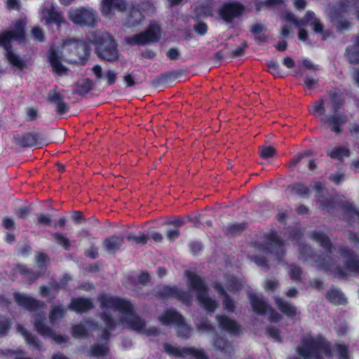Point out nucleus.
Masks as SVG:
<instances>
[{
  "instance_id": "12",
  "label": "nucleus",
  "mask_w": 359,
  "mask_h": 359,
  "mask_svg": "<svg viewBox=\"0 0 359 359\" xmlns=\"http://www.w3.org/2000/svg\"><path fill=\"white\" fill-rule=\"evenodd\" d=\"M68 16L72 22L80 26L95 27L97 24L96 12L91 8H71Z\"/></svg>"
},
{
  "instance_id": "44",
  "label": "nucleus",
  "mask_w": 359,
  "mask_h": 359,
  "mask_svg": "<svg viewBox=\"0 0 359 359\" xmlns=\"http://www.w3.org/2000/svg\"><path fill=\"white\" fill-rule=\"evenodd\" d=\"M65 312L66 309L62 308L61 305L52 306L49 313L50 323L54 325L57 320L64 317Z\"/></svg>"
},
{
  "instance_id": "29",
  "label": "nucleus",
  "mask_w": 359,
  "mask_h": 359,
  "mask_svg": "<svg viewBox=\"0 0 359 359\" xmlns=\"http://www.w3.org/2000/svg\"><path fill=\"white\" fill-rule=\"evenodd\" d=\"M15 274H19L27 282L33 283L41 275L39 271L29 269L25 264H18L13 269Z\"/></svg>"
},
{
  "instance_id": "23",
  "label": "nucleus",
  "mask_w": 359,
  "mask_h": 359,
  "mask_svg": "<svg viewBox=\"0 0 359 359\" xmlns=\"http://www.w3.org/2000/svg\"><path fill=\"white\" fill-rule=\"evenodd\" d=\"M344 13L333 9L330 12V22L339 33L350 29L352 26V23L344 15Z\"/></svg>"
},
{
  "instance_id": "64",
  "label": "nucleus",
  "mask_w": 359,
  "mask_h": 359,
  "mask_svg": "<svg viewBox=\"0 0 359 359\" xmlns=\"http://www.w3.org/2000/svg\"><path fill=\"white\" fill-rule=\"evenodd\" d=\"M32 211L30 206H24L15 210V215L20 219H26Z\"/></svg>"
},
{
  "instance_id": "32",
  "label": "nucleus",
  "mask_w": 359,
  "mask_h": 359,
  "mask_svg": "<svg viewBox=\"0 0 359 359\" xmlns=\"http://www.w3.org/2000/svg\"><path fill=\"white\" fill-rule=\"evenodd\" d=\"M345 54L351 65H359V34L355 36L352 45L346 48Z\"/></svg>"
},
{
  "instance_id": "5",
  "label": "nucleus",
  "mask_w": 359,
  "mask_h": 359,
  "mask_svg": "<svg viewBox=\"0 0 359 359\" xmlns=\"http://www.w3.org/2000/svg\"><path fill=\"white\" fill-rule=\"evenodd\" d=\"M188 285L196 292V297L201 305L209 313H212L218 307L215 299L208 297V287L204 280L191 272L187 273Z\"/></svg>"
},
{
  "instance_id": "14",
  "label": "nucleus",
  "mask_w": 359,
  "mask_h": 359,
  "mask_svg": "<svg viewBox=\"0 0 359 359\" xmlns=\"http://www.w3.org/2000/svg\"><path fill=\"white\" fill-rule=\"evenodd\" d=\"M35 330L43 337L52 339L57 344L67 342L69 337L65 335L58 334L46 324V318L43 315H39L34 323Z\"/></svg>"
},
{
  "instance_id": "50",
  "label": "nucleus",
  "mask_w": 359,
  "mask_h": 359,
  "mask_svg": "<svg viewBox=\"0 0 359 359\" xmlns=\"http://www.w3.org/2000/svg\"><path fill=\"white\" fill-rule=\"evenodd\" d=\"M53 238L55 239L56 243L60 246L62 247V248L69 251L71 248L70 241L65 237L62 233L55 232L52 233Z\"/></svg>"
},
{
  "instance_id": "17",
  "label": "nucleus",
  "mask_w": 359,
  "mask_h": 359,
  "mask_svg": "<svg viewBox=\"0 0 359 359\" xmlns=\"http://www.w3.org/2000/svg\"><path fill=\"white\" fill-rule=\"evenodd\" d=\"M216 320L219 329L232 336H238L242 332L241 325L226 315H217Z\"/></svg>"
},
{
  "instance_id": "49",
  "label": "nucleus",
  "mask_w": 359,
  "mask_h": 359,
  "mask_svg": "<svg viewBox=\"0 0 359 359\" xmlns=\"http://www.w3.org/2000/svg\"><path fill=\"white\" fill-rule=\"evenodd\" d=\"M288 189L299 196H309L310 193L309 188L302 182H297L293 184H290L288 186Z\"/></svg>"
},
{
  "instance_id": "40",
  "label": "nucleus",
  "mask_w": 359,
  "mask_h": 359,
  "mask_svg": "<svg viewBox=\"0 0 359 359\" xmlns=\"http://www.w3.org/2000/svg\"><path fill=\"white\" fill-rule=\"evenodd\" d=\"M359 8V0H339L337 7L333 10L340 11V12L347 13L350 8L355 11Z\"/></svg>"
},
{
  "instance_id": "39",
  "label": "nucleus",
  "mask_w": 359,
  "mask_h": 359,
  "mask_svg": "<svg viewBox=\"0 0 359 359\" xmlns=\"http://www.w3.org/2000/svg\"><path fill=\"white\" fill-rule=\"evenodd\" d=\"M93 83L92 80L87 78L76 85L74 93L80 96H85L93 89Z\"/></svg>"
},
{
  "instance_id": "15",
  "label": "nucleus",
  "mask_w": 359,
  "mask_h": 359,
  "mask_svg": "<svg viewBox=\"0 0 359 359\" xmlns=\"http://www.w3.org/2000/svg\"><path fill=\"white\" fill-rule=\"evenodd\" d=\"M15 139L16 144L22 147L42 148L48 144L45 136L36 131L25 133Z\"/></svg>"
},
{
  "instance_id": "1",
  "label": "nucleus",
  "mask_w": 359,
  "mask_h": 359,
  "mask_svg": "<svg viewBox=\"0 0 359 359\" xmlns=\"http://www.w3.org/2000/svg\"><path fill=\"white\" fill-rule=\"evenodd\" d=\"M102 309H113L123 314L122 322L132 330L141 332L145 327V320L135 313L131 302L125 299L101 293L97 297Z\"/></svg>"
},
{
  "instance_id": "27",
  "label": "nucleus",
  "mask_w": 359,
  "mask_h": 359,
  "mask_svg": "<svg viewBox=\"0 0 359 359\" xmlns=\"http://www.w3.org/2000/svg\"><path fill=\"white\" fill-rule=\"evenodd\" d=\"M212 287L219 296L223 297L222 305L224 309L229 313H233L236 309L235 302L231 296L226 292L222 285L219 282H215L212 284Z\"/></svg>"
},
{
  "instance_id": "37",
  "label": "nucleus",
  "mask_w": 359,
  "mask_h": 359,
  "mask_svg": "<svg viewBox=\"0 0 359 359\" xmlns=\"http://www.w3.org/2000/svg\"><path fill=\"white\" fill-rule=\"evenodd\" d=\"M213 346L215 349L222 352L231 353L233 351V346L231 343L219 335H216L214 337Z\"/></svg>"
},
{
  "instance_id": "6",
  "label": "nucleus",
  "mask_w": 359,
  "mask_h": 359,
  "mask_svg": "<svg viewBox=\"0 0 359 359\" xmlns=\"http://www.w3.org/2000/svg\"><path fill=\"white\" fill-rule=\"evenodd\" d=\"M160 323L165 326L174 325L177 327L179 337L188 339L191 336V327L186 322L184 317L174 309H167L158 317Z\"/></svg>"
},
{
  "instance_id": "57",
  "label": "nucleus",
  "mask_w": 359,
  "mask_h": 359,
  "mask_svg": "<svg viewBox=\"0 0 359 359\" xmlns=\"http://www.w3.org/2000/svg\"><path fill=\"white\" fill-rule=\"evenodd\" d=\"M144 18V17L140 12L137 11H131L128 17V23L132 26H136L140 24L143 21Z\"/></svg>"
},
{
  "instance_id": "34",
  "label": "nucleus",
  "mask_w": 359,
  "mask_h": 359,
  "mask_svg": "<svg viewBox=\"0 0 359 359\" xmlns=\"http://www.w3.org/2000/svg\"><path fill=\"white\" fill-rule=\"evenodd\" d=\"M326 299L331 304L335 305H342L347 302L344 293L337 287H331L326 294Z\"/></svg>"
},
{
  "instance_id": "7",
  "label": "nucleus",
  "mask_w": 359,
  "mask_h": 359,
  "mask_svg": "<svg viewBox=\"0 0 359 359\" xmlns=\"http://www.w3.org/2000/svg\"><path fill=\"white\" fill-rule=\"evenodd\" d=\"M341 256L345 259L344 269L340 266H336L332 271L335 278L346 279L348 273L359 274V257L353 250L348 248H341L339 250Z\"/></svg>"
},
{
  "instance_id": "35",
  "label": "nucleus",
  "mask_w": 359,
  "mask_h": 359,
  "mask_svg": "<svg viewBox=\"0 0 359 359\" xmlns=\"http://www.w3.org/2000/svg\"><path fill=\"white\" fill-rule=\"evenodd\" d=\"M328 95L332 104L334 112H337L344 102L342 93L339 89L335 88L333 90H330Z\"/></svg>"
},
{
  "instance_id": "25",
  "label": "nucleus",
  "mask_w": 359,
  "mask_h": 359,
  "mask_svg": "<svg viewBox=\"0 0 359 359\" xmlns=\"http://www.w3.org/2000/svg\"><path fill=\"white\" fill-rule=\"evenodd\" d=\"M321 121L328 124L331 127V130L337 134L342 131V126L346 123L347 117L345 114H339L334 112L331 116L322 118Z\"/></svg>"
},
{
  "instance_id": "56",
  "label": "nucleus",
  "mask_w": 359,
  "mask_h": 359,
  "mask_svg": "<svg viewBox=\"0 0 359 359\" xmlns=\"http://www.w3.org/2000/svg\"><path fill=\"white\" fill-rule=\"evenodd\" d=\"M164 351L172 355L178 356V357H184V353L183 352V348H180L177 346H172L168 343H165L163 345Z\"/></svg>"
},
{
  "instance_id": "8",
  "label": "nucleus",
  "mask_w": 359,
  "mask_h": 359,
  "mask_svg": "<svg viewBox=\"0 0 359 359\" xmlns=\"http://www.w3.org/2000/svg\"><path fill=\"white\" fill-rule=\"evenodd\" d=\"M264 241L259 244V249L273 255L276 259L280 262L285 255L284 241L275 230H271L268 233L264 234Z\"/></svg>"
},
{
  "instance_id": "36",
  "label": "nucleus",
  "mask_w": 359,
  "mask_h": 359,
  "mask_svg": "<svg viewBox=\"0 0 359 359\" xmlns=\"http://www.w3.org/2000/svg\"><path fill=\"white\" fill-rule=\"evenodd\" d=\"M109 351V348L108 342L105 344L95 343L91 345L89 355L96 358L104 357L108 354Z\"/></svg>"
},
{
  "instance_id": "62",
  "label": "nucleus",
  "mask_w": 359,
  "mask_h": 359,
  "mask_svg": "<svg viewBox=\"0 0 359 359\" xmlns=\"http://www.w3.org/2000/svg\"><path fill=\"white\" fill-rule=\"evenodd\" d=\"M189 248L191 253L194 256H198L203 250V245L201 241H191L189 243Z\"/></svg>"
},
{
  "instance_id": "13",
  "label": "nucleus",
  "mask_w": 359,
  "mask_h": 359,
  "mask_svg": "<svg viewBox=\"0 0 359 359\" xmlns=\"http://www.w3.org/2000/svg\"><path fill=\"white\" fill-rule=\"evenodd\" d=\"M161 36V28L157 25L150 24L148 28L139 34L127 38L126 41L130 45L144 46L155 43L160 40Z\"/></svg>"
},
{
  "instance_id": "54",
  "label": "nucleus",
  "mask_w": 359,
  "mask_h": 359,
  "mask_svg": "<svg viewBox=\"0 0 359 359\" xmlns=\"http://www.w3.org/2000/svg\"><path fill=\"white\" fill-rule=\"evenodd\" d=\"M318 202L320 204V208L323 210L330 212L335 208V202L331 198L321 196L319 199H318Z\"/></svg>"
},
{
  "instance_id": "20",
  "label": "nucleus",
  "mask_w": 359,
  "mask_h": 359,
  "mask_svg": "<svg viewBox=\"0 0 359 359\" xmlns=\"http://www.w3.org/2000/svg\"><path fill=\"white\" fill-rule=\"evenodd\" d=\"M183 72L181 70H172L165 72L155 77L151 82V86L154 88H166L170 86L169 83L172 82Z\"/></svg>"
},
{
  "instance_id": "9",
  "label": "nucleus",
  "mask_w": 359,
  "mask_h": 359,
  "mask_svg": "<svg viewBox=\"0 0 359 359\" xmlns=\"http://www.w3.org/2000/svg\"><path fill=\"white\" fill-rule=\"evenodd\" d=\"M153 294L156 298L161 299L175 298L187 306L191 302V294L187 291L179 289L177 285H157L154 288Z\"/></svg>"
},
{
  "instance_id": "51",
  "label": "nucleus",
  "mask_w": 359,
  "mask_h": 359,
  "mask_svg": "<svg viewBox=\"0 0 359 359\" xmlns=\"http://www.w3.org/2000/svg\"><path fill=\"white\" fill-rule=\"evenodd\" d=\"M100 317L105 325L104 328L113 330L116 329V323L111 313L103 311L100 313Z\"/></svg>"
},
{
  "instance_id": "33",
  "label": "nucleus",
  "mask_w": 359,
  "mask_h": 359,
  "mask_svg": "<svg viewBox=\"0 0 359 359\" xmlns=\"http://www.w3.org/2000/svg\"><path fill=\"white\" fill-rule=\"evenodd\" d=\"M43 16L47 24L55 23L58 27L64 22V17L62 13L56 11V9L52 6L43 11Z\"/></svg>"
},
{
  "instance_id": "19",
  "label": "nucleus",
  "mask_w": 359,
  "mask_h": 359,
  "mask_svg": "<svg viewBox=\"0 0 359 359\" xmlns=\"http://www.w3.org/2000/svg\"><path fill=\"white\" fill-rule=\"evenodd\" d=\"M309 238L312 241L319 243V245L327 252L331 255L335 251V247L333 245L330 237L323 231L313 230L309 232Z\"/></svg>"
},
{
  "instance_id": "4",
  "label": "nucleus",
  "mask_w": 359,
  "mask_h": 359,
  "mask_svg": "<svg viewBox=\"0 0 359 359\" xmlns=\"http://www.w3.org/2000/svg\"><path fill=\"white\" fill-rule=\"evenodd\" d=\"M95 51L102 60L114 62L118 60L119 52L114 38L107 32L97 30L92 34Z\"/></svg>"
},
{
  "instance_id": "10",
  "label": "nucleus",
  "mask_w": 359,
  "mask_h": 359,
  "mask_svg": "<svg viewBox=\"0 0 359 359\" xmlns=\"http://www.w3.org/2000/svg\"><path fill=\"white\" fill-rule=\"evenodd\" d=\"M299 252L304 261L311 260L317 264L318 267L325 272L331 271L334 265V259H328L323 255H317L313 248L307 244L299 245Z\"/></svg>"
},
{
  "instance_id": "59",
  "label": "nucleus",
  "mask_w": 359,
  "mask_h": 359,
  "mask_svg": "<svg viewBox=\"0 0 359 359\" xmlns=\"http://www.w3.org/2000/svg\"><path fill=\"white\" fill-rule=\"evenodd\" d=\"M189 221H191V219L189 216H184L183 217H176L173 219L168 221L167 224L172 225L175 228L180 229L183 225Z\"/></svg>"
},
{
  "instance_id": "52",
  "label": "nucleus",
  "mask_w": 359,
  "mask_h": 359,
  "mask_svg": "<svg viewBox=\"0 0 359 359\" xmlns=\"http://www.w3.org/2000/svg\"><path fill=\"white\" fill-rule=\"evenodd\" d=\"M289 275L292 280L302 281V269L296 264H291L289 266Z\"/></svg>"
},
{
  "instance_id": "26",
  "label": "nucleus",
  "mask_w": 359,
  "mask_h": 359,
  "mask_svg": "<svg viewBox=\"0 0 359 359\" xmlns=\"http://www.w3.org/2000/svg\"><path fill=\"white\" fill-rule=\"evenodd\" d=\"M48 101L56 105L55 111L60 115H63L69 111V106L64 101L63 95L55 90L49 91Z\"/></svg>"
},
{
  "instance_id": "22",
  "label": "nucleus",
  "mask_w": 359,
  "mask_h": 359,
  "mask_svg": "<svg viewBox=\"0 0 359 359\" xmlns=\"http://www.w3.org/2000/svg\"><path fill=\"white\" fill-rule=\"evenodd\" d=\"M128 3L126 0H102L101 13L105 17L109 16L112 11L123 12L127 10Z\"/></svg>"
},
{
  "instance_id": "42",
  "label": "nucleus",
  "mask_w": 359,
  "mask_h": 359,
  "mask_svg": "<svg viewBox=\"0 0 359 359\" xmlns=\"http://www.w3.org/2000/svg\"><path fill=\"white\" fill-rule=\"evenodd\" d=\"M327 155L332 159L341 161L344 157H348L350 156V151L347 148L338 147L331 151H328Z\"/></svg>"
},
{
  "instance_id": "58",
  "label": "nucleus",
  "mask_w": 359,
  "mask_h": 359,
  "mask_svg": "<svg viewBox=\"0 0 359 359\" xmlns=\"http://www.w3.org/2000/svg\"><path fill=\"white\" fill-rule=\"evenodd\" d=\"M276 154V149L273 146H262L259 148V155L264 159H268Z\"/></svg>"
},
{
  "instance_id": "45",
  "label": "nucleus",
  "mask_w": 359,
  "mask_h": 359,
  "mask_svg": "<svg viewBox=\"0 0 359 359\" xmlns=\"http://www.w3.org/2000/svg\"><path fill=\"white\" fill-rule=\"evenodd\" d=\"M88 333L89 330L83 323H81L72 327V335L74 338H86Z\"/></svg>"
},
{
  "instance_id": "46",
  "label": "nucleus",
  "mask_w": 359,
  "mask_h": 359,
  "mask_svg": "<svg viewBox=\"0 0 359 359\" xmlns=\"http://www.w3.org/2000/svg\"><path fill=\"white\" fill-rule=\"evenodd\" d=\"M243 288L242 283L234 276H228L226 277V290L230 292H235L241 290Z\"/></svg>"
},
{
  "instance_id": "43",
  "label": "nucleus",
  "mask_w": 359,
  "mask_h": 359,
  "mask_svg": "<svg viewBox=\"0 0 359 359\" xmlns=\"http://www.w3.org/2000/svg\"><path fill=\"white\" fill-rule=\"evenodd\" d=\"M183 352L184 357L191 356L195 359H209V357L203 350L194 347H184Z\"/></svg>"
},
{
  "instance_id": "41",
  "label": "nucleus",
  "mask_w": 359,
  "mask_h": 359,
  "mask_svg": "<svg viewBox=\"0 0 359 359\" xmlns=\"http://www.w3.org/2000/svg\"><path fill=\"white\" fill-rule=\"evenodd\" d=\"M126 239L133 245H144L147 243L149 236L144 232H140L138 235H135L133 233H129L126 236Z\"/></svg>"
},
{
  "instance_id": "16",
  "label": "nucleus",
  "mask_w": 359,
  "mask_h": 359,
  "mask_svg": "<svg viewBox=\"0 0 359 359\" xmlns=\"http://www.w3.org/2000/svg\"><path fill=\"white\" fill-rule=\"evenodd\" d=\"M69 51L78 57L79 62L86 65L90 53V43L84 40L70 39L66 42Z\"/></svg>"
},
{
  "instance_id": "2",
  "label": "nucleus",
  "mask_w": 359,
  "mask_h": 359,
  "mask_svg": "<svg viewBox=\"0 0 359 359\" xmlns=\"http://www.w3.org/2000/svg\"><path fill=\"white\" fill-rule=\"evenodd\" d=\"M296 351L303 359H324V356L327 358L333 356L331 343L322 334L304 337L301 339Z\"/></svg>"
},
{
  "instance_id": "38",
  "label": "nucleus",
  "mask_w": 359,
  "mask_h": 359,
  "mask_svg": "<svg viewBox=\"0 0 359 359\" xmlns=\"http://www.w3.org/2000/svg\"><path fill=\"white\" fill-rule=\"evenodd\" d=\"M248 227V223L246 222H233L229 224L224 230L226 236H236L241 234Z\"/></svg>"
},
{
  "instance_id": "11",
  "label": "nucleus",
  "mask_w": 359,
  "mask_h": 359,
  "mask_svg": "<svg viewBox=\"0 0 359 359\" xmlns=\"http://www.w3.org/2000/svg\"><path fill=\"white\" fill-rule=\"evenodd\" d=\"M245 11V6L237 1L224 2L217 9L219 18L227 24L232 23L236 18H241Z\"/></svg>"
},
{
  "instance_id": "18",
  "label": "nucleus",
  "mask_w": 359,
  "mask_h": 359,
  "mask_svg": "<svg viewBox=\"0 0 359 359\" xmlns=\"http://www.w3.org/2000/svg\"><path fill=\"white\" fill-rule=\"evenodd\" d=\"M13 296L18 306H22L31 312L36 311L44 306L43 302L20 292H15Z\"/></svg>"
},
{
  "instance_id": "47",
  "label": "nucleus",
  "mask_w": 359,
  "mask_h": 359,
  "mask_svg": "<svg viewBox=\"0 0 359 359\" xmlns=\"http://www.w3.org/2000/svg\"><path fill=\"white\" fill-rule=\"evenodd\" d=\"M22 334L25 337L27 344L29 346H32L36 350H41L42 344L41 341L37 338V337L24 329L22 331Z\"/></svg>"
},
{
  "instance_id": "53",
  "label": "nucleus",
  "mask_w": 359,
  "mask_h": 359,
  "mask_svg": "<svg viewBox=\"0 0 359 359\" xmlns=\"http://www.w3.org/2000/svg\"><path fill=\"white\" fill-rule=\"evenodd\" d=\"M12 322L9 318L0 316V338L7 335L11 327Z\"/></svg>"
},
{
  "instance_id": "55",
  "label": "nucleus",
  "mask_w": 359,
  "mask_h": 359,
  "mask_svg": "<svg viewBox=\"0 0 359 359\" xmlns=\"http://www.w3.org/2000/svg\"><path fill=\"white\" fill-rule=\"evenodd\" d=\"M325 100L323 98L313 102L312 107L309 109V112L314 116L323 115L325 113Z\"/></svg>"
},
{
  "instance_id": "28",
  "label": "nucleus",
  "mask_w": 359,
  "mask_h": 359,
  "mask_svg": "<svg viewBox=\"0 0 359 359\" xmlns=\"http://www.w3.org/2000/svg\"><path fill=\"white\" fill-rule=\"evenodd\" d=\"M125 239L122 235H112L105 238L103 247L109 253L116 254L124 244Z\"/></svg>"
},
{
  "instance_id": "30",
  "label": "nucleus",
  "mask_w": 359,
  "mask_h": 359,
  "mask_svg": "<svg viewBox=\"0 0 359 359\" xmlns=\"http://www.w3.org/2000/svg\"><path fill=\"white\" fill-rule=\"evenodd\" d=\"M48 57L54 72L60 75L65 74L67 68L62 63V57L56 49L51 48L48 51Z\"/></svg>"
},
{
  "instance_id": "63",
  "label": "nucleus",
  "mask_w": 359,
  "mask_h": 359,
  "mask_svg": "<svg viewBox=\"0 0 359 359\" xmlns=\"http://www.w3.org/2000/svg\"><path fill=\"white\" fill-rule=\"evenodd\" d=\"M267 67L269 68V72L275 76H280V65L275 60H271L266 62Z\"/></svg>"
},
{
  "instance_id": "3",
  "label": "nucleus",
  "mask_w": 359,
  "mask_h": 359,
  "mask_svg": "<svg viewBox=\"0 0 359 359\" xmlns=\"http://www.w3.org/2000/svg\"><path fill=\"white\" fill-rule=\"evenodd\" d=\"M25 25L26 22L23 20H18L15 22L13 30L0 32V46L5 49L6 59L12 66L20 70L26 67V63L13 51L11 42L13 40L22 41L25 39Z\"/></svg>"
},
{
  "instance_id": "21",
  "label": "nucleus",
  "mask_w": 359,
  "mask_h": 359,
  "mask_svg": "<svg viewBox=\"0 0 359 359\" xmlns=\"http://www.w3.org/2000/svg\"><path fill=\"white\" fill-rule=\"evenodd\" d=\"M248 299L255 313L258 316H265L267 314L271 305L265 300L262 295L259 296L254 293H249Z\"/></svg>"
},
{
  "instance_id": "48",
  "label": "nucleus",
  "mask_w": 359,
  "mask_h": 359,
  "mask_svg": "<svg viewBox=\"0 0 359 359\" xmlns=\"http://www.w3.org/2000/svg\"><path fill=\"white\" fill-rule=\"evenodd\" d=\"M310 26L312 27L313 31L317 34H322V39L326 40L331 35V32L328 30H324L323 25L319 19H314L311 23Z\"/></svg>"
},
{
  "instance_id": "24",
  "label": "nucleus",
  "mask_w": 359,
  "mask_h": 359,
  "mask_svg": "<svg viewBox=\"0 0 359 359\" xmlns=\"http://www.w3.org/2000/svg\"><path fill=\"white\" fill-rule=\"evenodd\" d=\"M68 308L76 313L81 314L92 310L94 308V304L90 298L81 297H72Z\"/></svg>"
},
{
  "instance_id": "31",
  "label": "nucleus",
  "mask_w": 359,
  "mask_h": 359,
  "mask_svg": "<svg viewBox=\"0 0 359 359\" xmlns=\"http://www.w3.org/2000/svg\"><path fill=\"white\" fill-rule=\"evenodd\" d=\"M275 303L278 309L290 318H294L298 313L295 306L282 298L276 297Z\"/></svg>"
},
{
  "instance_id": "60",
  "label": "nucleus",
  "mask_w": 359,
  "mask_h": 359,
  "mask_svg": "<svg viewBox=\"0 0 359 359\" xmlns=\"http://www.w3.org/2000/svg\"><path fill=\"white\" fill-rule=\"evenodd\" d=\"M266 334L276 341L280 342L282 341L279 330L273 326L269 325L266 327Z\"/></svg>"
},
{
  "instance_id": "61",
  "label": "nucleus",
  "mask_w": 359,
  "mask_h": 359,
  "mask_svg": "<svg viewBox=\"0 0 359 359\" xmlns=\"http://www.w3.org/2000/svg\"><path fill=\"white\" fill-rule=\"evenodd\" d=\"M335 349L338 353V359H349L348 347L342 344H336Z\"/></svg>"
}]
</instances>
